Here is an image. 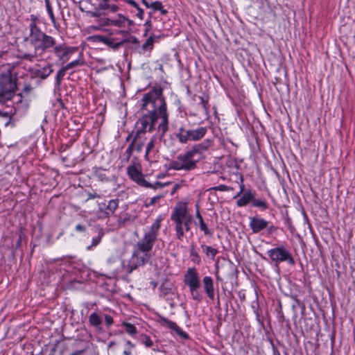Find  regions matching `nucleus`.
<instances>
[{"label": "nucleus", "instance_id": "obj_2", "mask_svg": "<svg viewBox=\"0 0 355 355\" xmlns=\"http://www.w3.org/2000/svg\"><path fill=\"white\" fill-rule=\"evenodd\" d=\"M141 101L142 112L146 111L150 115H155L156 119L159 117L162 119V122L158 125V130L161 132L160 136L163 137L168 129V114L162 88L154 87L148 93L144 94Z\"/></svg>", "mask_w": 355, "mask_h": 355}, {"label": "nucleus", "instance_id": "obj_53", "mask_svg": "<svg viewBox=\"0 0 355 355\" xmlns=\"http://www.w3.org/2000/svg\"><path fill=\"white\" fill-rule=\"evenodd\" d=\"M76 230L78 231V232H85L86 227L84 225H82L80 224H78L76 226Z\"/></svg>", "mask_w": 355, "mask_h": 355}, {"label": "nucleus", "instance_id": "obj_6", "mask_svg": "<svg viewBox=\"0 0 355 355\" xmlns=\"http://www.w3.org/2000/svg\"><path fill=\"white\" fill-rule=\"evenodd\" d=\"M267 254L271 262L275 263L277 270H279V264L282 262H286L291 266H294L295 263L291 252L283 245L268 250Z\"/></svg>", "mask_w": 355, "mask_h": 355}, {"label": "nucleus", "instance_id": "obj_29", "mask_svg": "<svg viewBox=\"0 0 355 355\" xmlns=\"http://www.w3.org/2000/svg\"><path fill=\"white\" fill-rule=\"evenodd\" d=\"M176 137L182 144H186L190 140V137L187 135V130H185L183 128H180L179 129V132L176 134Z\"/></svg>", "mask_w": 355, "mask_h": 355}, {"label": "nucleus", "instance_id": "obj_25", "mask_svg": "<svg viewBox=\"0 0 355 355\" xmlns=\"http://www.w3.org/2000/svg\"><path fill=\"white\" fill-rule=\"evenodd\" d=\"M95 229H96V232L97 233V236L92 239V245L87 247V250H92V248L93 247L98 245L101 243V239H102L103 236H104V231H103V228L99 227H96Z\"/></svg>", "mask_w": 355, "mask_h": 355}, {"label": "nucleus", "instance_id": "obj_14", "mask_svg": "<svg viewBox=\"0 0 355 355\" xmlns=\"http://www.w3.org/2000/svg\"><path fill=\"white\" fill-rule=\"evenodd\" d=\"M241 184H240V191L235 196L234 198L239 197L241 196V193H243L242 196L236 201V205L238 207H244L247 205L249 202L254 200V197H255V192H252L251 191H247L244 192V184H243V177L241 176L240 178Z\"/></svg>", "mask_w": 355, "mask_h": 355}, {"label": "nucleus", "instance_id": "obj_13", "mask_svg": "<svg viewBox=\"0 0 355 355\" xmlns=\"http://www.w3.org/2000/svg\"><path fill=\"white\" fill-rule=\"evenodd\" d=\"M184 284L189 286L190 291L198 290L200 286V282L198 273L194 268H189L184 275Z\"/></svg>", "mask_w": 355, "mask_h": 355}, {"label": "nucleus", "instance_id": "obj_45", "mask_svg": "<svg viewBox=\"0 0 355 355\" xmlns=\"http://www.w3.org/2000/svg\"><path fill=\"white\" fill-rule=\"evenodd\" d=\"M98 8L99 10H107L110 8V4L107 2H105L102 0H101V2L99 3L98 6Z\"/></svg>", "mask_w": 355, "mask_h": 355}, {"label": "nucleus", "instance_id": "obj_18", "mask_svg": "<svg viewBox=\"0 0 355 355\" xmlns=\"http://www.w3.org/2000/svg\"><path fill=\"white\" fill-rule=\"evenodd\" d=\"M112 26H116L118 28H125V27H131L134 25V21L122 14H118L115 18L112 19V21H111Z\"/></svg>", "mask_w": 355, "mask_h": 355}, {"label": "nucleus", "instance_id": "obj_50", "mask_svg": "<svg viewBox=\"0 0 355 355\" xmlns=\"http://www.w3.org/2000/svg\"><path fill=\"white\" fill-rule=\"evenodd\" d=\"M266 229H267V232H268V234H272V233L275 232L277 230V228L275 225H269V226L268 225Z\"/></svg>", "mask_w": 355, "mask_h": 355}, {"label": "nucleus", "instance_id": "obj_63", "mask_svg": "<svg viewBox=\"0 0 355 355\" xmlns=\"http://www.w3.org/2000/svg\"><path fill=\"white\" fill-rule=\"evenodd\" d=\"M141 1L147 8L150 7V3H149L146 0H142Z\"/></svg>", "mask_w": 355, "mask_h": 355}, {"label": "nucleus", "instance_id": "obj_38", "mask_svg": "<svg viewBox=\"0 0 355 355\" xmlns=\"http://www.w3.org/2000/svg\"><path fill=\"white\" fill-rule=\"evenodd\" d=\"M200 100V103L202 105L203 109L207 112L209 110V98L207 96H198Z\"/></svg>", "mask_w": 355, "mask_h": 355}, {"label": "nucleus", "instance_id": "obj_52", "mask_svg": "<svg viewBox=\"0 0 355 355\" xmlns=\"http://www.w3.org/2000/svg\"><path fill=\"white\" fill-rule=\"evenodd\" d=\"M227 268L230 270V273L227 274V276L230 277V276H232V273L234 271L236 270V268H234V266L232 264V263H230Z\"/></svg>", "mask_w": 355, "mask_h": 355}, {"label": "nucleus", "instance_id": "obj_23", "mask_svg": "<svg viewBox=\"0 0 355 355\" xmlns=\"http://www.w3.org/2000/svg\"><path fill=\"white\" fill-rule=\"evenodd\" d=\"M204 290L211 300H214V288L213 279L211 277L206 276L202 279Z\"/></svg>", "mask_w": 355, "mask_h": 355}, {"label": "nucleus", "instance_id": "obj_56", "mask_svg": "<svg viewBox=\"0 0 355 355\" xmlns=\"http://www.w3.org/2000/svg\"><path fill=\"white\" fill-rule=\"evenodd\" d=\"M109 9H110L111 12H116L119 10V6L116 5L110 6Z\"/></svg>", "mask_w": 355, "mask_h": 355}, {"label": "nucleus", "instance_id": "obj_28", "mask_svg": "<svg viewBox=\"0 0 355 355\" xmlns=\"http://www.w3.org/2000/svg\"><path fill=\"white\" fill-rule=\"evenodd\" d=\"M44 1H45V5H46V10H47L49 16V17L51 19V21L54 28H56V29H58L59 25L56 22L55 17L53 12V9H52L51 6L50 4V1L49 0H44Z\"/></svg>", "mask_w": 355, "mask_h": 355}, {"label": "nucleus", "instance_id": "obj_48", "mask_svg": "<svg viewBox=\"0 0 355 355\" xmlns=\"http://www.w3.org/2000/svg\"><path fill=\"white\" fill-rule=\"evenodd\" d=\"M105 321L107 327L111 326L114 322L112 317L110 315H105Z\"/></svg>", "mask_w": 355, "mask_h": 355}, {"label": "nucleus", "instance_id": "obj_36", "mask_svg": "<svg viewBox=\"0 0 355 355\" xmlns=\"http://www.w3.org/2000/svg\"><path fill=\"white\" fill-rule=\"evenodd\" d=\"M252 205L257 207H260L263 210L268 209V204L265 200L255 199V197H254V200H252Z\"/></svg>", "mask_w": 355, "mask_h": 355}, {"label": "nucleus", "instance_id": "obj_31", "mask_svg": "<svg viewBox=\"0 0 355 355\" xmlns=\"http://www.w3.org/2000/svg\"><path fill=\"white\" fill-rule=\"evenodd\" d=\"M67 71V69H65V67L64 66L60 70H58V71L57 72L56 78H55V85L57 87L60 86L62 80L64 76H65Z\"/></svg>", "mask_w": 355, "mask_h": 355}, {"label": "nucleus", "instance_id": "obj_46", "mask_svg": "<svg viewBox=\"0 0 355 355\" xmlns=\"http://www.w3.org/2000/svg\"><path fill=\"white\" fill-rule=\"evenodd\" d=\"M112 19L111 18H103L100 19V24L103 26H112Z\"/></svg>", "mask_w": 355, "mask_h": 355}, {"label": "nucleus", "instance_id": "obj_55", "mask_svg": "<svg viewBox=\"0 0 355 355\" xmlns=\"http://www.w3.org/2000/svg\"><path fill=\"white\" fill-rule=\"evenodd\" d=\"M136 150L137 151H141L142 150L144 143L142 141H139L138 143L136 142Z\"/></svg>", "mask_w": 355, "mask_h": 355}, {"label": "nucleus", "instance_id": "obj_11", "mask_svg": "<svg viewBox=\"0 0 355 355\" xmlns=\"http://www.w3.org/2000/svg\"><path fill=\"white\" fill-rule=\"evenodd\" d=\"M119 199H113L99 205L98 211L101 218H109L114 215L116 209L119 207Z\"/></svg>", "mask_w": 355, "mask_h": 355}, {"label": "nucleus", "instance_id": "obj_43", "mask_svg": "<svg viewBox=\"0 0 355 355\" xmlns=\"http://www.w3.org/2000/svg\"><path fill=\"white\" fill-rule=\"evenodd\" d=\"M214 191H228L232 190L233 189L230 187L226 186L225 184H220L217 187H214L212 188Z\"/></svg>", "mask_w": 355, "mask_h": 355}, {"label": "nucleus", "instance_id": "obj_44", "mask_svg": "<svg viewBox=\"0 0 355 355\" xmlns=\"http://www.w3.org/2000/svg\"><path fill=\"white\" fill-rule=\"evenodd\" d=\"M162 5V4L160 1H157L151 3L150 5V8H151L154 10H161Z\"/></svg>", "mask_w": 355, "mask_h": 355}, {"label": "nucleus", "instance_id": "obj_62", "mask_svg": "<svg viewBox=\"0 0 355 355\" xmlns=\"http://www.w3.org/2000/svg\"><path fill=\"white\" fill-rule=\"evenodd\" d=\"M216 279H217L218 281H220V282H222V281H223V279H222V278H221V277L218 275V270H216Z\"/></svg>", "mask_w": 355, "mask_h": 355}, {"label": "nucleus", "instance_id": "obj_37", "mask_svg": "<svg viewBox=\"0 0 355 355\" xmlns=\"http://www.w3.org/2000/svg\"><path fill=\"white\" fill-rule=\"evenodd\" d=\"M123 326L125 327V331L130 335H134L137 333V329L132 324L128 322H123Z\"/></svg>", "mask_w": 355, "mask_h": 355}, {"label": "nucleus", "instance_id": "obj_26", "mask_svg": "<svg viewBox=\"0 0 355 355\" xmlns=\"http://www.w3.org/2000/svg\"><path fill=\"white\" fill-rule=\"evenodd\" d=\"M160 36H155L154 35H150L145 42V43L142 45L141 49L144 52L146 51H150L154 46V42L156 39H159Z\"/></svg>", "mask_w": 355, "mask_h": 355}, {"label": "nucleus", "instance_id": "obj_61", "mask_svg": "<svg viewBox=\"0 0 355 355\" xmlns=\"http://www.w3.org/2000/svg\"><path fill=\"white\" fill-rule=\"evenodd\" d=\"M159 11H160L161 14L162 15H166L168 12L166 10H165L164 8H163V6L162 5V8L161 10H159Z\"/></svg>", "mask_w": 355, "mask_h": 355}, {"label": "nucleus", "instance_id": "obj_41", "mask_svg": "<svg viewBox=\"0 0 355 355\" xmlns=\"http://www.w3.org/2000/svg\"><path fill=\"white\" fill-rule=\"evenodd\" d=\"M126 42H131V43H132L134 44H138L139 43V40L136 37H135V36H131L129 38H125V39L122 40L121 41V46L124 43H126Z\"/></svg>", "mask_w": 355, "mask_h": 355}, {"label": "nucleus", "instance_id": "obj_32", "mask_svg": "<svg viewBox=\"0 0 355 355\" xmlns=\"http://www.w3.org/2000/svg\"><path fill=\"white\" fill-rule=\"evenodd\" d=\"M126 3L133 6V8H136L138 10V12L137 14V16L141 19H143L144 18V10L141 9L138 3L134 1V0H124Z\"/></svg>", "mask_w": 355, "mask_h": 355}, {"label": "nucleus", "instance_id": "obj_7", "mask_svg": "<svg viewBox=\"0 0 355 355\" xmlns=\"http://www.w3.org/2000/svg\"><path fill=\"white\" fill-rule=\"evenodd\" d=\"M157 120L155 115H150L147 112L144 113L143 116L136 122L135 130L132 131L130 136H135L139 139L140 136L147 131H153Z\"/></svg>", "mask_w": 355, "mask_h": 355}, {"label": "nucleus", "instance_id": "obj_4", "mask_svg": "<svg viewBox=\"0 0 355 355\" xmlns=\"http://www.w3.org/2000/svg\"><path fill=\"white\" fill-rule=\"evenodd\" d=\"M17 89L16 80L12 77L10 68L0 71V103L11 100Z\"/></svg>", "mask_w": 355, "mask_h": 355}, {"label": "nucleus", "instance_id": "obj_42", "mask_svg": "<svg viewBox=\"0 0 355 355\" xmlns=\"http://www.w3.org/2000/svg\"><path fill=\"white\" fill-rule=\"evenodd\" d=\"M141 341L143 344H144L148 347H151L153 345V343L152 340L150 339V336H146V335L144 336L141 338Z\"/></svg>", "mask_w": 355, "mask_h": 355}, {"label": "nucleus", "instance_id": "obj_47", "mask_svg": "<svg viewBox=\"0 0 355 355\" xmlns=\"http://www.w3.org/2000/svg\"><path fill=\"white\" fill-rule=\"evenodd\" d=\"M192 295V297L193 300L197 301H200L202 299L201 295L198 293V290L193 291V292H191Z\"/></svg>", "mask_w": 355, "mask_h": 355}, {"label": "nucleus", "instance_id": "obj_10", "mask_svg": "<svg viewBox=\"0 0 355 355\" xmlns=\"http://www.w3.org/2000/svg\"><path fill=\"white\" fill-rule=\"evenodd\" d=\"M52 49L53 53L62 62L68 61L70 56L78 51L77 47L67 46L64 44L58 45L55 44Z\"/></svg>", "mask_w": 355, "mask_h": 355}, {"label": "nucleus", "instance_id": "obj_1", "mask_svg": "<svg viewBox=\"0 0 355 355\" xmlns=\"http://www.w3.org/2000/svg\"><path fill=\"white\" fill-rule=\"evenodd\" d=\"M36 19V17L31 15L29 34L24 38V42L28 43L33 47V51L19 49L18 51L20 59L29 62H33L37 57L49 51L55 44V39L43 32L37 25Z\"/></svg>", "mask_w": 355, "mask_h": 355}, {"label": "nucleus", "instance_id": "obj_34", "mask_svg": "<svg viewBox=\"0 0 355 355\" xmlns=\"http://www.w3.org/2000/svg\"><path fill=\"white\" fill-rule=\"evenodd\" d=\"M202 248L205 249V252L207 257H210L212 259H214L215 256L218 253V250L211 246L202 245Z\"/></svg>", "mask_w": 355, "mask_h": 355}, {"label": "nucleus", "instance_id": "obj_8", "mask_svg": "<svg viewBox=\"0 0 355 355\" xmlns=\"http://www.w3.org/2000/svg\"><path fill=\"white\" fill-rule=\"evenodd\" d=\"M128 174L130 178L136 182L139 185L147 188H162L170 184L169 182L162 184L161 182H156L154 185L151 184L144 179L143 174L138 171L135 165H132L128 167Z\"/></svg>", "mask_w": 355, "mask_h": 355}, {"label": "nucleus", "instance_id": "obj_12", "mask_svg": "<svg viewBox=\"0 0 355 355\" xmlns=\"http://www.w3.org/2000/svg\"><path fill=\"white\" fill-rule=\"evenodd\" d=\"M157 238L153 233H145L144 237L137 242L138 250L141 253L149 254L152 250Z\"/></svg>", "mask_w": 355, "mask_h": 355}, {"label": "nucleus", "instance_id": "obj_30", "mask_svg": "<svg viewBox=\"0 0 355 355\" xmlns=\"http://www.w3.org/2000/svg\"><path fill=\"white\" fill-rule=\"evenodd\" d=\"M130 138H132V141L130 143V144L129 145V146L128 147V148L126 149L125 153V155H127L128 159L132 155V152L134 150L135 145L136 142L139 140V138L135 137V136H130V134L128 135L126 140L128 141L129 139H130Z\"/></svg>", "mask_w": 355, "mask_h": 355}, {"label": "nucleus", "instance_id": "obj_59", "mask_svg": "<svg viewBox=\"0 0 355 355\" xmlns=\"http://www.w3.org/2000/svg\"><path fill=\"white\" fill-rule=\"evenodd\" d=\"M179 188L180 185L178 184H175L173 188V190L171 192V194L173 195Z\"/></svg>", "mask_w": 355, "mask_h": 355}, {"label": "nucleus", "instance_id": "obj_57", "mask_svg": "<svg viewBox=\"0 0 355 355\" xmlns=\"http://www.w3.org/2000/svg\"><path fill=\"white\" fill-rule=\"evenodd\" d=\"M191 256H192L193 257L199 258V255H198V252L196 251H195L193 248H192V249L191 250Z\"/></svg>", "mask_w": 355, "mask_h": 355}, {"label": "nucleus", "instance_id": "obj_24", "mask_svg": "<svg viewBox=\"0 0 355 355\" xmlns=\"http://www.w3.org/2000/svg\"><path fill=\"white\" fill-rule=\"evenodd\" d=\"M89 323L91 326L94 327L96 330H102V319L101 316L96 313L94 312L89 316Z\"/></svg>", "mask_w": 355, "mask_h": 355}, {"label": "nucleus", "instance_id": "obj_21", "mask_svg": "<svg viewBox=\"0 0 355 355\" xmlns=\"http://www.w3.org/2000/svg\"><path fill=\"white\" fill-rule=\"evenodd\" d=\"M207 131L206 127H199L197 129L187 130V135L190 137V141H198L205 135Z\"/></svg>", "mask_w": 355, "mask_h": 355}, {"label": "nucleus", "instance_id": "obj_3", "mask_svg": "<svg viewBox=\"0 0 355 355\" xmlns=\"http://www.w3.org/2000/svg\"><path fill=\"white\" fill-rule=\"evenodd\" d=\"M171 219L175 224L177 239L182 241L184 236V229L187 232L191 230L192 216L188 214L187 208L184 205H179L175 207Z\"/></svg>", "mask_w": 355, "mask_h": 355}, {"label": "nucleus", "instance_id": "obj_58", "mask_svg": "<svg viewBox=\"0 0 355 355\" xmlns=\"http://www.w3.org/2000/svg\"><path fill=\"white\" fill-rule=\"evenodd\" d=\"M32 89V87L30 85H25L23 92L28 93Z\"/></svg>", "mask_w": 355, "mask_h": 355}, {"label": "nucleus", "instance_id": "obj_27", "mask_svg": "<svg viewBox=\"0 0 355 355\" xmlns=\"http://www.w3.org/2000/svg\"><path fill=\"white\" fill-rule=\"evenodd\" d=\"M116 218L118 224L120 226L125 225L128 222L132 221L131 215L127 212H121L119 215H114Z\"/></svg>", "mask_w": 355, "mask_h": 355}, {"label": "nucleus", "instance_id": "obj_15", "mask_svg": "<svg viewBox=\"0 0 355 355\" xmlns=\"http://www.w3.org/2000/svg\"><path fill=\"white\" fill-rule=\"evenodd\" d=\"M90 39L94 42H102L115 51L118 50L121 46V42H114V40H115L114 38H110L103 35H95L91 36Z\"/></svg>", "mask_w": 355, "mask_h": 355}, {"label": "nucleus", "instance_id": "obj_64", "mask_svg": "<svg viewBox=\"0 0 355 355\" xmlns=\"http://www.w3.org/2000/svg\"><path fill=\"white\" fill-rule=\"evenodd\" d=\"M83 350L76 351V352H75L72 353V354H71V355H79V354H80L81 353H83Z\"/></svg>", "mask_w": 355, "mask_h": 355}, {"label": "nucleus", "instance_id": "obj_20", "mask_svg": "<svg viewBox=\"0 0 355 355\" xmlns=\"http://www.w3.org/2000/svg\"><path fill=\"white\" fill-rule=\"evenodd\" d=\"M95 175L101 181H112L114 180L115 175L109 170L99 168L95 171Z\"/></svg>", "mask_w": 355, "mask_h": 355}, {"label": "nucleus", "instance_id": "obj_16", "mask_svg": "<svg viewBox=\"0 0 355 355\" xmlns=\"http://www.w3.org/2000/svg\"><path fill=\"white\" fill-rule=\"evenodd\" d=\"M269 222L262 218L251 217L250 218V227L253 233H259L266 229Z\"/></svg>", "mask_w": 355, "mask_h": 355}, {"label": "nucleus", "instance_id": "obj_17", "mask_svg": "<svg viewBox=\"0 0 355 355\" xmlns=\"http://www.w3.org/2000/svg\"><path fill=\"white\" fill-rule=\"evenodd\" d=\"M160 321L163 322L165 324L168 326V328L173 330L180 338L187 340L189 338V336L188 334L182 331V329L179 327L177 324L173 321L169 320L165 317L159 315Z\"/></svg>", "mask_w": 355, "mask_h": 355}, {"label": "nucleus", "instance_id": "obj_49", "mask_svg": "<svg viewBox=\"0 0 355 355\" xmlns=\"http://www.w3.org/2000/svg\"><path fill=\"white\" fill-rule=\"evenodd\" d=\"M88 13L94 17H98L101 16V12H99V9L96 8L94 11H88Z\"/></svg>", "mask_w": 355, "mask_h": 355}, {"label": "nucleus", "instance_id": "obj_35", "mask_svg": "<svg viewBox=\"0 0 355 355\" xmlns=\"http://www.w3.org/2000/svg\"><path fill=\"white\" fill-rule=\"evenodd\" d=\"M85 62L82 59H77L76 60L71 61V62L66 64L65 69L67 70L73 69L76 67L83 66L84 65Z\"/></svg>", "mask_w": 355, "mask_h": 355}, {"label": "nucleus", "instance_id": "obj_22", "mask_svg": "<svg viewBox=\"0 0 355 355\" xmlns=\"http://www.w3.org/2000/svg\"><path fill=\"white\" fill-rule=\"evenodd\" d=\"M211 144L212 141L211 139H205L202 143L193 146L189 151L193 156H195L196 154H201L204 151L208 150Z\"/></svg>", "mask_w": 355, "mask_h": 355}, {"label": "nucleus", "instance_id": "obj_5", "mask_svg": "<svg viewBox=\"0 0 355 355\" xmlns=\"http://www.w3.org/2000/svg\"><path fill=\"white\" fill-rule=\"evenodd\" d=\"M197 162L198 160L194 159L193 154L187 150L184 154L178 155L175 159L170 162L168 169L190 171L197 167Z\"/></svg>", "mask_w": 355, "mask_h": 355}, {"label": "nucleus", "instance_id": "obj_54", "mask_svg": "<svg viewBox=\"0 0 355 355\" xmlns=\"http://www.w3.org/2000/svg\"><path fill=\"white\" fill-rule=\"evenodd\" d=\"M98 198H100V196L96 193H89L88 194V199H94Z\"/></svg>", "mask_w": 355, "mask_h": 355}, {"label": "nucleus", "instance_id": "obj_60", "mask_svg": "<svg viewBox=\"0 0 355 355\" xmlns=\"http://www.w3.org/2000/svg\"><path fill=\"white\" fill-rule=\"evenodd\" d=\"M196 216L198 219V220H200V218H203L202 216H201L199 210H198V205H197V211H196Z\"/></svg>", "mask_w": 355, "mask_h": 355}, {"label": "nucleus", "instance_id": "obj_51", "mask_svg": "<svg viewBox=\"0 0 355 355\" xmlns=\"http://www.w3.org/2000/svg\"><path fill=\"white\" fill-rule=\"evenodd\" d=\"M162 196H156L150 199V202L148 203L149 205H154L157 201H158Z\"/></svg>", "mask_w": 355, "mask_h": 355}, {"label": "nucleus", "instance_id": "obj_39", "mask_svg": "<svg viewBox=\"0 0 355 355\" xmlns=\"http://www.w3.org/2000/svg\"><path fill=\"white\" fill-rule=\"evenodd\" d=\"M160 227V222L159 220H157L150 227V229L148 232L146 233H153L157 238V233Z\"/></svg>", "mask_w": 355, "mask_h": 355}, {"label": "nucleus", "instance_id": "obj_9", "mask_svg": "<svg viewBox=\"0 0 355 355\" xmlns=\"http://www.w3.org/2000/svg\"><path fill=\"white\" fill-rule=\"evenodd\" d=\"M150 259V255L146 253H141L139 251H135L127 266L123 264V268L126 270L128 274L132 272L134 270L144 266Z\"/></svg>", "mask_w": 355, "mask_h": 355}, {"label": "nucleus", "instance_id": "obj_19", "mask_svg": "<svg viewBox=\"0 0 355 355\" xmlns=\"http://www.w3.org/2000/svg\"><path fill=\"white\" fill-rule=\"evenodd\" d=\"M52 67V64L48 63L43 68L33 69L32 74L35 77L44 80L53 71Z\"/></svg>", "mask_w": 355, "mask_h": 355}, {"label": "nucleus", "instance_id": "obj_33", "mask_svg": "<svg viewBox=\"0 0 355 355\" xmlns=\"http://www.w3.org/2000/svg\"><path fill=\"white\" fill-rule=\"evenodd\" d=\"M199 225H200V230L204 232L205 235H208L209 236H213V231L210 230L207 224L205 223L203 218H200L199 220Z\"/></svg>", "mask_w": 355, "mask_h": 355}, {"label": "nucleus", "instance_id": "obj_40", "mask_svg": "<svg viewBox=\"0 0 355 355\" xmlns=\"http://www.w3.org/2000/svg\"><path fill=\"white\" fill-rule=\"evenodd\" d=\"M155 137H153L151 138L150 141L147 144L146 157L148 156V155L150 152V150L155 147Z\"/></svg>", "mask_w": 355, "mask_h": 355}]
</instances>
